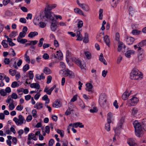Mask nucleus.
Returning <instances> with one entry per match:
<instances>
[{"label":"nucleus","instance_id":"f257e3e1","mask_svg":"<svg viewBox=\"0 0 146 146\" xmlns=\"http://www.w3.org/2000/svg\"><path fill=\"white\" fill-rule=\"evenodd\" d=\"M133 124L135 129V135L137 137H140L143 134V131L142 127H143L144 130L146 131V119L142 120L141 124L137 120L134 121Z\"/></svg>","mask_w":146,"mask_h":146},{"label":"nucleus","instance_id":"f03ea898","mask_svg":"<svg viewBox=\"0 0 146 146\" xmlns=\"http://www.w3.org/2000/svg\"><path fill=\"white\" fill-rule=\"evenodd\" d=\"M57 6L56 4L48 5L47 6V8L45 9L46 12L45 13V14L46 18L55 22L56 21L54 20V17L51 15L50 11L55 8Z\"/></svg>","mask_w":146,"mask_h":146},{"label":"nucleus","instance_id":"7ed1b4c3","mask_svg":"<svg viewBox=\"0 0 146 146\" xmlns=\"http://www.w3.org/2000/svg\"><path fill=\"white\" fill-rule=\"evenodd\" d=\"M141 73L137 69H133L130 73V78L133 80H138L141 77Z\"/></svg>","mask_w":146,"mask_h":146},{"label":"nucleus","instance_id":"20e7f679","mask_svg":"<svg viewBox=\"0 0 146 146\" xmlns=\"http://www.w3.org/2000/svg\"><path fill=\"white\" fill-rule=\"evenodd\" d=\"M72 60L73 62H74L76 64H77L80 67L82 70H85V67L86 66L85 64L83 63H82L81 62L79 59L76 58H73Z\"/></svg>","mask_w":146,"mask_h":146},{"label":"nucleus","instance_id":"39448f33","mask_svg":"<svg viewBox=\"0 0 146 146\" xmlns=\"http://www.w3.org/2000/svg\"><path fill=\"white\" fill-rule=\"evenodd\" d=\"M106 94L104 93L101 94L99 97V102L101 105H105L106 103Z\"/></svg>","mask_w":146,"mask_h":146},{"label":"nucleus","instance_id":"423d86ee","mask_svg":"<svg viewBox=\"0 0 146 146\" xmlns=\"http://www.w3.org/2000/svg\"><path fill=\"white\" fill-rule=\"evenodd\" d=\"M125 117H122L120 120L117 127L115 129L114 128V130L115 133H116V130H119L122 128V125L124 122Z\"/></svg>","mask_w":146,"mask_h":146},{"label":"nucleus","instance_id":"0eeeda50","mask_svg":"<svg viewBox=\"0 0 146 146\" xmlns=\"http://www.w3.org/2000/svg\"><path fill=\"white\" fill-rule=\"evenodd\" d=\"M141 47L139 46L138 50V58L139 61L141 60L144 56L143 50Z\"/></svg>","mask_w":146,"mask_h":146},{"label":"nucleus","instance_id":"6e6552de","mask_svg":"<svg viewBox=\"0 0 146 146\" xmlns=\"http://www.w3.org/2000/svg\"><path fill=\"white\" fill-rule=\"evenodd\" d=\"M125 41L127 44H131L134 41V39L132 37L127 36L125 38Z\"/></svg>","mask_w":146,"mask_h":146},{"label":"nucleus","instance_id":"1a4fd4ad","mask_svg":"<svg viewBox=\"0 0 146 146\" xmlns=\"http://www.w3.org/2000/svg\"><path fill=\"white\" fill-rule=\"evenodd\" d=\"M56 85H55L51 87L49 90H48V87H46L45 88L44 91V92H46L47 94L50 95L51 94L52 91L56 88Z\"/></svg>","mask_w":146,"mask_h":146},{"label":"nucleus","instance_id":"9d476101","mask_svg":"<svg viewBox=\"0 0 146 146\" xmlns=\"http://www.w3.org/2000/svg\"><path fill=\"white\" fill-rule=\"evenodd\" d=\"M65 74L66 76H68L70 78H73L75 77L74 73L68 69L66 70Z\"/></svg>","mask_w":146,"mask_h":146},{"label":"nucleus","instance_id":"9b49d317","mask_svg":"<svg viewBox=\"0 0 146 146\" xmlns=\"http://www.w3.org/2000/svg\"><path fill=\"white\" fill-rule=\"evenodd\" d=\"M139 101L137 98L136 97H133L129 100V102L131 103V105L133 106V104H136Z\"/></svg>","mask_w":146,"mask_h":146},{"label":"nucleus","instance_id":"f8f14e48","mask_svg":"<svg viewBox=\"0 0 146 146\" xmlns=\"http://www.w3.org/2000/svg\"><path fill=\"white\" fill-rule=\"evenodd\" d=\"M130 95V93H129L127 91L125 92L122 96V99L124 100H127L128 97Z\"/></svg>","mask_w":146,"mask_h":146},{"label":"nucleus","instance_id":"ddd939ff","mask_svg":"<svg viewBox=\"0 0 146 146\" xmlns=\"http://www.w3.org/2000/svg\"><path fill=\"white\" fill-rule=\"evenodd\" d=\"M81 30H78L76 31V36L77 37V38L76 40H77L81 41L83 39V37L81 33Z\"/></svg>","mask_w":146,"mask_h":146},{"label":"nucleus","instance_id":"4468645a","mask_svg":"<svg viewBox=\"0 0 146 146\" xmlns=\"http://www.w3.org/2000/svg\"><path fill=\"white\" fill-rule=\"evenodd\" d=\"M61 106V104L58 100H56L52 104L53 107L58 108Z\"/></svg>","mask_w":146,"mask_h":146},{"label":"nucleus","instance_id":"2eb2a0df","mask_svg":"<svg viewBox=\"0 0 146 146\" xmlns=\"http://www.w3.org/2000/svg\"><path fill=\"white\" fill-rule=\"evenodd\" d=\"M86 90L89 92L92 93V89L93 88L92 84L91 83H88L86 84Z\"/></svg>","mask_w":146,"mask_h":146},{"label":"nucleus","instance_id":"dca6fc26","mask_svg":"<svg viewBox=\"0 0 146 146\" xmlns=\"http://www.w3.org/2000/svg\"><path fill=\"white\" fill-rule=\"evenodd\" d=\"M31 139L35 141H36L37 140L35 135L33 133H30L28 135V140H31Z\"/></svg>","mask_w":146,"mask_h":146},{"label":"nucleus","instance_id":"f3484780","mask_svg":"<svg viewBox=\"0 0 146 146\" xmlns=\"http://www.w3.org/2000/svg\"><path fill=\"white\" fill-rule=\"evenodd\" d=\"M80 7L82 9L87 12L89 11L90 10L89 7L86 4L82 3V5H81Z\"/></svg>","mask_w":146,"mask_h":146},{"label":"nucleus","instance_id":"a211bd4d","mask_svg":"<svg viewBox=\"0 0 146 146\" xmlns=\"http://www.w3.org/2000/svg\"><path fill=\"white\" fill-rule=\"evenodd\" d=\"M74 12L78 14L79 15L85 16V15L83 12L79 8H76L74 9Z\"/></svg>","mask_w":146,"mask_h":146},{"label":"nucleus","instance_id":"6ab92c4d","mask_svg":"<svg viewBox=\"0 0 146 146\" xmlns=\"http://www.w3.org/2000/svg\"><path fill=\"white\" fill-rule=\"evenodd\" d=\"M62 54L60 51H57L56 55H54V58L58 59H60L62 58Z\"/></svg>","mask_w":146,"mask_h":146},{"label":"nucleus","instance_id":"aec40b11","mask_svg":"<svg viewBox=\"0 0 146 146\" xmlns=\"http://www.w3.org/2000/svg\"><path fill=\"white\" fill-rule=\"evenodd\" d=\"M105 42L108 46H110V41L109 38V36L107 35H106L104 37Z\"/></svg>","mask_w":146,"mask_h":146},{"label":"nucleus","instance_id":"412c9836","mask_svg":"<svg viewBox=\"0 0 146 146\" xmlns=\"http://www.w3.org/2000/svg\"><path fill=\"white\" fill-rule=\"evenodd\" d=\"M30 87L32 88H35L37 89H39L40 86L38 83H36L31 84L30 85Z\"/></svg>","mask_w":146,"mask_h":146},{"label":"nucleus","instance_id":"4be33fe9","mask_svg":"<svg viewBox=\"0 0 146 146\" xmlns=\"http://www.w3.org/2000/svg\"><path fill=\"white\" fill-rule=\"evenodd\" d=\"M99 60L101 62H103L104 64L105 65H107V63L104 59L103 57V54L102 53H101L99 57Z\"/></svg>","mask_w":146,"mask_h":146},{"label":"nucleus","instance_id":"5701e85b","mask_svg":"<svg viewBox=\"0 0 146 146\" xmlns=\"http://www.w3.org/2000/svg\"><path fill=\"white\" fill-rule=\"evenodd\" d=\"M122 48H125V45L122 42H121L119 44L118 48L117 51L120 52L122 49Z\"/></svg>","mask_w":146,"mask_h":146},{"label":"nucleus","instance_id":"b1692460","mask_svg":"<svg viewBox=\"0 0 146 146\" xmlns=\"http://www.w3.org/2000/svg\"><path fill=\"white\" fill-rule=\"evenodd\" d=\"M134 51L133 50H128L125 54V56L127 58H129L131 57V55L133 54Z\"/></svg>","mask_w":146,"mask_h":146},{"label":"nucleus","instance_id":"393cba45","mask_svg":"<svg viewBox=\"0 0 146 146\" xmlns=\"http://www.w3.org/2000/svg\"><path fill=\"white\" fill-rule=\"evenodd\" d=\"M36 79L38 80H44L45 78V76H44V74L43 73H41L40 75L36 74Z\"/></svg>","mask_w":146,"mask_h":146},{"label":"nucleus","instance_id":"a878e982","mask_svg":"<svg viewBox=\"0 0 146 146\" xmlns=\"http://www.w3.org/2000/svg\"><path fill=\"white\" fill-rule=\"evenodd\" d=\"M43 104L42 103L39 102L36 103L34 106V108H36L37 109L42 108H43Z\"/></svg>","mask_w":146,"mask_h":146},{"label":"nucleus","instance_id":"bb28decb","mask_svg":"<svg viewBox=\"0 0 146 146\" xmlns=\"http://www.w3.org/2000/svg\"><path fill=\"white\" fill-rule=\"evenodd\" d=\"M17 40L18 42L22 44H24L25 42H28V40L27 39H22L19 37H18L17 38Z\"/></svg>","mask_w":146,"mask_h":146},{"label":"nucleus","instance_id":"cd10ccee","mask_svg":"<svg viewBox=\"0 0 146 146\" xmlns=\"http://www.w3.org/2000/svg\"><path fill=\"white\" fill-rule=\"evenodd\" d=\"M118 0H110V3L112 7H116Z\"/></svg>","mask_w":146,"mask_h":146},{"label":"nucleus","instance_id":"c85d7f7f","mask_svg":"<svg viewBox=\"0 0 146 146\" xmlns=\"http://www.w3.org/2000/svg\"><path fill=\"white\" fill-rule=\"evenodd\" d=\"M38 34V33L36 31L31 32L28 35V36L29 37L32 38L35 36L37 35Z\"/></svg>","mask_w":146,"mask_h":146},{"label":"nucleus","instance_id":"c756f323","mask_svg":"<svg viewBox=\"0 0 146 146\" xmlns=\"http://www.w3.org/2000/svg\"><path fill=\"white\" fill-rule=\"evenodd\" d=\"M51 30L53 31H56L57 28V25L55 23L52 22L50 26Z\"/></svg>","mask_w":146,"mask_h":146},{"label":"nucleus","instance_id":"7c9ffc66","mask_svg":"<svg viewBox=\"0 0 146 146\" xmlns=\"http://www.w3.org/2000/svg\"><path fill=\"white\" fill-rule=\"evenodd\" d=\"M44 72L46 74L48 75L51 74L52 72V71L48 67H45L44 69Z\"/></svg>","mask_w":146,"mask_h":146},{"label":"nucleus","instance_id":"2f4dec72","mask_svg":"<svg viewBox=\"0 0 146 146\" xmlns=\"http://www.w3.org/2000/svg\"><path fill=\"white\" fill-rule=\"evenodd\" d=\"M18 120V119H17L16 117H15L13 119V121L15 122L16 124L17 125H18L19 124L22 125L23 123V122L22 121V123H21V120Z\"/></svg>","mask_w":146,"mask_h":146},{"label":"nucleus","instance_id":"473e14b6","mask_svg":"<svg viewBox=\"0 0 146 146\" xmlns=\"http://www.w3.org/2000/svg\"><path fill=\"white\" fill-rule=\"evenodd\" d=\"M74 127H79L80 128H84V126L82 123L80 122H76L74 123Z\"/></svg>","mask_w":146,"mask_h":146},{"label":"nucleus","instance_id":"72a5a7b5","mask_svg":"<svg viewBox=\"0 0 146 146\" xmlns=\"http://www.w3.org/2000/svg\"><path fill=\"white\" fill-rule=\"evenodd\" d=\"M146 44V40H144L142 41V42H140L139 44H138L137 45H134V47L135 48H139V46H140V45L141 44H142V45H143L144 44Z\"/></svg>","mask_w":146,"mask_h":146},{"label":"nucleus","instance_id":"f704fd0d","mask_svg":"<svg viewBox=\"0 0 146 146\" xmlns=\"http://www.w3.org/2000/svg\"><path fill=\"white\" fill-rule=\"evenodd\" d=\"M57 133L60 135V136L63 137L64 136V132L63 130L59 129H57L56 131Z\"/></svg>","mask_w":146,"mask_h":146},{"label":"nucleus","instance_id":"c9c22d12","mask_svg":"<svg viewBox=\"0 0 146 146\" xmlns=\"http://www.w3.org/2000/svg\"><path fill=\"white\" fill-rule=\"evenodd\" d=\"M111 123V121L109 122L108 121L107 123L106 124L105 128L108 131H109L110 130V123Z\"/></svg>","mask_w":146,"mask_h":146},{"label":"nucleus","instance_id":"e433bc0d","mask_svg":"<svg viewBox=\"0 0 146 146\" xmlns=\"http://www.w3.org/2000/svg\"><path fill=\"white\" fill-rule=\"evenodd\" d=\"M44 38H41L39 40V43L38 44V46L39 47H41L43 45V41Z\"/></svg>","mask_w":146,"mask_h":146},{"label":"nucleus","instance_id":"4c0bfd02","mask_svg":"<svg viewBox=\"0 0 146 146\" xmlns=\"http://www.w3.org/2000/svg\"><path fill=\"white\" fill-rule=\"evenodd\" d=\"M19 86V84H18L17 82L16 81H15L13 82L11 85V87L13 88H15L16 87H18Z\"/></svg>","mask_w":146,"mask_h":146},{"label":"nucleus","instance_id":"58836bf2","mask_svg":"<svg viewBox=\"0 0 146 146\" xmlns=\"http://www.w3.org/2000/svg\"><path fill=\"white\" fill-rule=\"evenodd\" d=\"M83 41L85 43H87L89 41L88 35L86 33L85 34V36L84 37Z\"/></svg>","mask_w":146,"mask_h":146},{"label":"nucleus","instance_id":"ea45409f","mask_svg":"<svg viewBox=\"0 0 146 146\" xmlns=\"http://www.w3.org/2000/svg\"><path fill=\"white\" fill-rule=\"evenodd\" d=\"M84 54L87 59H90L91 58V55L89 52H85Z\"/></svg>","mask_w":146,"mask_h":146},{"label":"nucleus","instance_id":"a19ab883","mask_svg":"<svg viewBox=\"0 0 146 146\" xmlns=\"http://www.w3.org/2000/svg\"><path fill=\"white\" fill-rule=\"evenodd\" d=\"M29 69V66L28 64H26L23 68V70L26 72Z\"/></svg>","mask_w":146,"mask_h":146},{"label":"nucleus","instance_id":"79ce46f5","mask_svg":"<svg viewBox=\"0 0 146 146\" xmlns=\"http://www.w3.org/2000/svg\"><path fill=\"white\" fill-rule=\"evenodd\" d=\"M6 40H3L1 42L2 45L3 46L4 48H7L8 47V45L7 43H6Z\"/></svg>","mask_w":146,"mask_h":146},{"label":"nucleus","instance_id":"37998d69","mask_svg":"<svg viewBox=\"0 0 146 146\" xmlns=\"http://www.w3.org/2000/svg\"><path fill=\"white\" fill-rule=\"evenodd\" d=\"M9 74L12 76H14L16 73V70H13L12 69H10L9 70Z\"/></svg>","mask_w":146,"mask_h":146},{"label":"nucleus","instance_id":"c03bdc74","mask_svg":"<svg viewBox=\"0 0 146 146\" xmlns=\"http://www.w3.org/2000/svg\"><path fill=\"white\" fill-rule=\"evenodd\" d=\"M38 25L41 28H44L46 27V24L44 22H40Z\"/></svg>","mask_w":146,"mask_h":146},{"label":"nucleus","instance_id":"a18cd8bd","mask_svg":"<svg viewBox=\"0 0 146 146\" xmlns=\"http://www.w3.org/2000/svg\"><path fill=\"white\" fill-rule=\"evenodd\" d=\"M37 111L35 109L33 110L32 112V115L33 117L35 118L37 117Z\"/></svg>","mask_w":146,"mask_h":146},{"label":"nucleus","instance_id":"49530a36","mask_svg":"<svg viewBox=\"0 0 146 146\" xmlns=\"http://www.w3.org/2000/svg\"><path fill=\"white\" fill-rule=\"evenodd\" d=\"M140 32L141 31H139L137 30H134L132 31V33L133 35H138Z\"/></svg>","mask_w":146,"mask_h":146},{"label":"nucleus","instance_id":"de8ad7c7","mask_svg":"<svg viewBox=\"0 0 146 146\" xmlns=\"http://www.w3.org/2000/svg\"><path fill=\"white\" fill-rule=\"evenodd\" d=\"M26 33L24 31H22L19 33V35L18 37L20 38H22L24 37L26 35Z\"/></svg>","mask_w":146,"mask_h":146},{"label":"nucleus","instance_id":"09e8293b","mask_svg":"<svg viewBox=\"0 0 146 146\" xmlns=\"http://www.w3.org/2000/svg\"><path fill=\"white\" fill-rule=\"evenodd\" d=\"M138 112V110L137 108H134L132 110V114L133 115H135L137 114Z\"/></svg>","mask_w":146,"mask_h":146},{"label":"nucleus","instance_id":"8fccbe9b","mask_svg":"<svg viewBox=\"0 0 146 146\" xmlns=\"http://www.w3.org/2000/svg\"><path fill=\"white\" fill-rule=\"evenodd\" d=\"M15 108V106L14 104V103H11L10 104L9 106V110H13Z\"/></svg>","mask_w":146,"mask_h":146},{"label":"nucleus","instance_id":"3c124183","mask_svg":"<svg viewBox=\"0 0 146 146\" xmlns=\"http://www.w3.org/2000/svg\"><path fill=\"white\" fill-rule=\"evenodd\" d=\"M54 143V140L52 139H51L49 141L48 145L49 146H52Z\"/></svg>","mask_w":146,"mask_h":146},{"label":"nucleus","instance_id":"603ef678","mask_svg":"<svg viewBox=\"0 0 146 146\" xmlns=\"http://www.w3.org/2000/svg\"><path fill=\"white\" fill-rule=\"evenodd\" d=\"M0 94L3 96H5L7 95V93L4 89H1L0 90Z\"/></svg>","mask_w":146,"mask_h":146},{"label":"nucleus","instance_id":"864d4df0","mask_svg":"<svg viewBox=\"0 0 146 146\" xmlns=\"http://www.w3.org/2000/svg\"><path fill=\"white\" fill-rule=\"evenodd\" d=\"M98 111V110L97 108L94 107L93 109H91L90 110V111L91 113H94L97 112Z\"/></svg>","mask_w":146,"mask_h":146},{"label":"nucleus","instance_id":"5fc2aeb1","mask_svg":"<svg viewBox=\"0 0 146 146\" xmlns=\"http://www.w3.org/2000/svg\"><path fill=\"white\" fill-rule=\"evenodd\" d=\"M111 113H109L108 114L107 116V121H108L109 122L111 121Z\"/></svg>","mask_w":146,"mask_h":146},{"label":"nucleus","instance_id":"6e6d98bb","mask_svg":"<svg viewBox=\"0 0 146 146\" xmlns=\"http://www.w3.org/2000/svg\"><path fill=\"white\" fill-rule=\"evenodd\" d=\"M83 22L82 21H79L77 24L78 27L79 28H81L83 26Z\"/></svg>","mask_w":146,"mask_h":146},{"label":"nucleus","instance_id":"4d7b16f0","mask_svg":"<svg viewBox=\"0 0 146 146\" xmlns=\"http://www.w3.org/2000/svg\"><path fill=\"white\" fill-rule=\"evenodd\" d=\"M52 79V77L51 76H48L47 78V81L46 83L47 84H49L51 82Z\"/></svg>","mask_w":146,"mask_h":146},{"label":"nucleus","instance_id":"13d9d810","mask_svg":"<svg viewBox=\"0 0 146 146\" xmlns=\"http://www.w3.org/2000/svg\"><path fill=\"white\" fill-rule=\"evenodd\" d=\"M4 62L5 64H9L10 62V61L9 58H5L4 59Z\"/></svg>","mask_w":146,"mask_h":146},{"label":"nucleus","instance_id":"bf43d9fd","mask_svg":"<svg viewBox=\"0 0 146 146\" xmlns=\"http://www.w3.org/2000/svg\"><path fill=\"white\" fill-rule=\"evenodd\" d=\"M17 33V32L13 31L10 33L9 36L11 37H14L16 36V34Z\"/></svg>","mask_w":146,"mask_h":146},{"label":"nucleus","instance_id":"052dcab7","mask_svg":"<svg viewBox=\"0 0 146 146\" xmlns=\"http://www.w3.org/2000/svg\"><path fill=\"white\" fill-rule=\"evenodd\" d=\"M10 0H3V5L4 6L7 5L8 3H9Z\"/></svg>","mask_w":146,"mask_h":146},{"label":"nucleus","instance_id":"680f3d73","mask_svg":"<svg viewBox=\"0 0 146 146\" xmlns=\"http://www.w3.org/2000/svg\"><path fill=\"white\" fill-rule=\"evenodd\" d=\"M40 22H39V20L38 19L36 18L34 19V20L33 23L35 25H38L39 23Z\"/></svg>","mask_w":146,"mask_h":146},{"label":"nucleus","instance_id":"e2e57ef3","mask_svg":"<svg viewBox=\"0 0 146 146\" xmlns=\"http://www.w3.org/2000/svg\"><path fill=\"white\" fill-rule=\"evenodd\" d=\"M11 97L13 99H16L18 98V96L16 93H13L11 96Z\"/></svg>","mask_w":146,"mask_h":146},{"label":"nucleus","instance_id":"0e129e2a","mask_svg":"<svg viewBox=\"0 0 146 146\" xmlns=\"http://www.w3.org/2000/svg\"><path fill=\"white\" fill-rule=\"evenodd\" d=\"M32 115H29L26 118V121H27L29 122H30L32 119Z\"/></svg>","mask_w":146,"mask_h":146},{"label":"nucleus","instance_id":"69168bd1","mask_svg":"<svg viewBox=\"0 0 146 146\" xmlns=\"http://www.w3.org/2000/svg\"><path fill=\"white\" fill-rule=\"evenodd\" d=\"M40 96V93H38L34 96V98L36 100H38Z\"/></svg>","mask_w":146,"mask_h":146},{"label":"nucleus","instance_id":"338daca9","mask_svg":"<svg viewBox=\"0 0 146 146\" xmlns=\"http://www.w3.org/2000/svg\"><path fill=\"white\" fill-rule=\"evenodd\" d=\"M45 132L49 134L50 131V128L49 126L47 125L45 127Z\"/></svg>","mask_w":146,"mask_h":146},{"label":"nucleus","instance_id":"774afa93","mask_svg":"<svg viewBox=\"0 0 146 146\" xmlns=\"http://www.w3.org/2000/svg\"><path fill=\"white\" fill-rule=\"evenodd\" d=\"M108 73V71L105 70H103L102 72V75L104 77H105Z\"/></svg>","mask_w":146,"mask_h":146}]
</instances>
